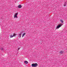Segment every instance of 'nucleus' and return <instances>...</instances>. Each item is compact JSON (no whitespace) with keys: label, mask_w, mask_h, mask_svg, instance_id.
Instances as JSON below:
<instances>
[{"label":"nucleus","mask_w":67,"mask_h":67,"mask_svg":"<svg viewBox=\"0 0 67 67\" xmlns=\"http://www.w3.org/2000/svg\"><path fill=\"white\" fill-rule=\"evenodd\" d=\"M63 25H62V24H60L57 27V29H58L60 27H61Z\"/></svg>","instance_id":"1"},{"label":"nucleus","mask_w":67,"mask_h":67,"mask_svg":"<svg viewBox=\"0 0 67 67\" xmlns=\"http://www.w3.org/2000/svg\"><path fill=\"white\" fill-rule=\"evenodd\" d=\"M32 67H34L35 66H37V64L36 63L35 64H32Z\"/></svg>","instance_id":"2"},{"label":"nucleus","mask_w":67,"mask_h":67,"mask_svg":"<svg viewBox=\"0 0 67 67\" xmlns=\"http://www.w3.org/2000/svg\"><path fill=\"white\" fill-rule=\"evenodd\" d=\"M18 13H17L15 14L14 16V18L15 19V18H18V16H17V15H18Z\"/></svg>","instance_id":"3"},{"label":"nucleus","mask_w":67,"mask_h":67,"mask_svg":"<svg viewBox=\"0 0 67 67\" xmlns=\"http://www.w3.org/2000/svg\"><path fill=\"white\" fill-rule=\"evenodd\" d=\"M18 8H21L22 7V6L20 5H19L18 6Z\"/></svg>","instance_id":"4"},{"label":"nucleus","mask_w":67,"mask_h":67,"mask_svg":"<svg viewBox=\"0 0 67 67\" xmlns=\"http://www.w3.org/2000/svg\"><path fill=\"white\" fill-rule=\"evenodd\" d=\"M24 63H25L26 64L28 63V62L26 61H25L24 62Z\"/></svg>","instance_id":"5"},{"label":"nucleus","mask_w":67,"mask_h":67,"mask_svg":"<svg viewBox=\"0 0 67 67\" xmlns=\"http://www.w3.org/2000/svg\"><path fill=\"white\" fill-rule=\"evenodd\" d=\"M64 7H65V6H66V2H65L64 4Z\"/></svg>","instance_id":"6"},{"label":"nucleus","mask_w":67,"mask_h":67,"mask_svg":"<svg viewBox=\"0 0 67 67\" xmlns=\"http://www.w3.org/2000/svg\"><path fill=\"white\" fill-rule=\"evenodd\" d=\"M13 37H14V36H12V35H11L10 38H12Z\"/></svg>","instance_id":"7"},{"label":"nucleus","mask_w":67,"mask_h":67,"mask_svg":"<svg viewBox=\"0 0 67 67\" xmlns=\"http://www.w3.org/2000/svg\"><path fill=\"white\" fill-rule=\"evenodd\" d=\"M25 34V33H24V34H23V35H22V37H24V35Z\"/></svg>","instance_id":"8"},{"label":"nucleus","mask_w":67,"mask_h":67,"mask_svg":"<svg viewBox=\"0 0 67 67\" xmlns=\"http://www.w3.org/2000/svg\"><path fill=\"white\" fill-rule=\"evenodd\" d=\"M63 51H61L60 52V53L61 54H63Z\"/></svg>","instance_id":"9"},{"label":"nucleus","mask_w":67,"mask_h":67,"mask_svg":"<svg viewBox=\"0 0 67 67\" xmlns=\"http://www.w3.org/2000/svg\"><path fill=\"white\" fill-rule=\"evenodd\" d=\"M21 34H22V32H21L20 34H19L18 35L19 36H21Z\"/></svg>","instance_id":"10"},{"label":"nucleus","mask_w":67,"mask_h":67,"mask_svg":"<svg viewBox=\"0 0 67 67\" xmlns=\"http://www.w3.org/2000/svg\"><path fill=\"white\" fill-rule=\"evenodd\" d=\"M15 35H16V34H14L13 36H14H14H15Z\"/></svg>","instance_id":"11"},{"label":"nucleus","mask_w":67,"mask_h":67,"mask_svg":"<svg viewBox=\"0 0 67 67\" xmlns=\"http://www.w3.org/2000/svg\"><path fill=\"white\" fill-rule=\"evenodd\" d=\"M61 23H63V21L62 20H61Z\"/></svg>","instance_id":"12"},{"label":"nucleus","mask_w":67,"mask_h":67,"mask_svg":"<svg viewBox=\"0 0 67 67\" xmlns=\"http://www.w3.org/2000/svg\"><path fill=\"white\" fill-rule=\"evenodd\" d=\"M1 49L2 50H3V48H1Z\"/></svg>","instance_id":"13"},{"label":"nucleus","mask_w":67,"mask_h":67,"mask_svg":"<svg viewBox=\"0 0 67 67\" xmlns=\"http://www.w3.org/2000/svg\"><path fill=\"white\" fill-rule=\"evenodd\" d=\"M19 37L20 38H21V36H19Z\"/></svg>","instance_id":"14"},{"label":"nucleus","mask_w":67,"mask_h":67,"mask_svg":"<svg viewBox=\"0 0 67 67\" xmlns=\"http://www.w3.org/2000/svg\"><path fill=\"white\" fill-rule=\"evenodd\" d=\"M19 49H20V48H18V50H19Z\"/></svg>","instance_id":"15"}]
</instances>
